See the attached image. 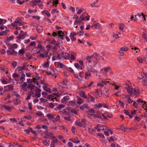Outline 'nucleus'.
Returning <instances> with one entry per match:
<instances>
[{
	"mask_svg": "<svg viewBox=\"0 0 147 147\" xmlns=\"http://www.w3.org/2000/svg\"><path fill=\"white\" fill-rule=\"evenodd\" d=\"M119 53H120V55L121 56H123L124 53V52L123 51H122L121 49L119 51Z\"/></svg>",
	"mask_w": 147,
	"mask_h": 147,
	"instance_id": "obj_60",
	"label": "nucleus"
},
{
	"mask_svg": "<svg viewBox=\"0 0 147 147\" xmlns=\"http://www.w3.org/2000/svg\"><path fill=\"white\" fill-rule=\"evenodd\" d=\"M58 36L60 37L62 40H63L64 39V36L63 35L64 33L62 31H59L58 32Z\"/></svg>",
	"mask_w": 147,
	"mask_h": 147,
	"instance_id": "obj_6",
	"label": "nucleus"
},
{
	"mask_svg": "<svg viewBox=\"0 0 147 147\" xmlns=\"http://www.w3.org/2000/svg\"><path fill=\"white\" fill-rule=\"evenodd\" d=\"M69 57V55L66 53H65L64 55L63 56V57L65 59H67L68 57Z\"/></svg>",
	"mask_w": 147,
	"mask_h": 147,
	"instance_id": "obj_29",
	"label": "nucleus"
},
{
	"mask_svg": "<svg viewBox=\"0 0 147 147\" xmlns=\"http://www.w3.org/2000/svg\"><path fill=\"white\" fill-rule=\"evenodd\" d=\"M14 38V36L12 35H11L10 36H9V38H7V39H6V40L7 41L8 40H9V41L10 40H12L13 38Z\"/></svg>",
	"mask_w": 147,
	"mask_h": 147,
	"instance_id": "obj_35",
	"label": "nucleus"
},
{
	"mask_svg": "<svg viewBox=\"0 0 147 147\" xmlns=\"http://www.w3.org/2000/svg\"><path fill=\"white\" fill-rule=\"evenodd\" d=\"M95 27L96 29H98L100 27L99 23H95Z\"/></svg>",
	"mask_w": 147,
	"mask_h": 147,
	"instance_id": "obj_40",
	"label": "nucleus"
},
{
	"mask_svg": "<svg viewBox=\"0 0 147 147\" xmlns=\"http://www.w3.org/2000/svg\"><path fill=\"white\" fill-rule=\"evenodd\" d=\"M72 113H74V114H76L77 113V111L76 110H71L70 111Z\"/></svg>",
	"mask_w": 147,
	"mask_h": 147,
	"instance_id": "obj_62",
	"label": "nucleus"
},
{
	"mask_svg": "<svg viewBox=\"0 0 147 147\" xmlns=\"http://www.w3.org/2000/svg\"><path fill=\"white\" fill-rule=\"evenodd\" d=\"M80 96L84 98H87V96L84 94V92H82L80 94Z\"/></svg>",
	"mask_w": 147,
	"mask_h": 147,
	"instance_id": "obj_23",
	"label": "nucleus"
},
{
	"mask_svg": "<svg viewBox=\"0 0 147 147\" xmlns=\"http://www.w3.org/2000/svg\"><path fill=\"white\" fill-rule=\"evenodd\" d=\"M20 100L19 98H16V102L15 103V104L16 105H18L20 103Z\"/></svg>",
	"mask_w": 147,
	"mask_h": 147,
	"instance_id": "obj_27",
	"label": "nucleus"
},
{
	"mask_svg": "<svg viewBox=\"0 0 147 147\" xmlns=\"http://www.w3.org/2000/svg\"><path fill=\"white\" fill-rule=\"evenodd\" d=\"M19 76V75L16 73H14L13 75V78H17Z\"/></svg>",
	"mask_w": 147,
	"mask_h": 147,
	"instance_id": "obj_61",
	"label": "nucleus"
},
{
	"mask_svg": "<svg viewBox=\"0 0 147 147\" xmlns=\"http://www.w3.org/2000/svg\"><path fill=\"white\" fill-rule=\"evenodd\" d=\"M119 29L120 30H123L124 28V26L122 25V24H119Z\"/></svg>",
	"mask_w": 147,
	"mask_h": 147,
	"instance_id": "obj_51",
	"label": "nucleus"
},
{
	"mask_svg": "<svg viewBox=\"0 0 147 147\" xmlns=\"http://www.w3.org/2000/svg\"><path fill=\"white\" fill-rule=\"evenodd\" d=\"M62 93L59 94L58 92L57 93H53V94H54V96H55L57 97H59L61 95H62Z\"/></svg>",
	"mask_w": 147,
	"mask_h": 147,
	"instance_id": "obj_36",
	"label": "nucleus"
},
{
	"mask_svg": "<svg viewBox=\"0 0 147 147\" xmlns=\"http://www.w3.org/2000/svg\"><path fill=\"white\" fill-rule=\"evenodd\" d=\"M64 105L63 104H61L57 106L55 108H54V109L56 110H60L61 109L64 108Z\"/></svg>",
	"mask_w": 147,
	"mask_h": 147,
	"instance_id": "obj_4",
	"label": "nucleus"
},
{
	"mask_svg": "<svg viewBox=\"0 0 147 147\" xmlns=\"http://www.w3.org/2000/svg\"><path fill=\"white\" fill-rule=\"evenodd\" d=\"M147 78L144 79L142 81V83L144 86H147Z\"/></svg>",
	"mask_w": 147,
	"mask_h": 147,
	"instance_id": "obj_24",
	"label": "nucleus"
},
{
	"mask_svg": "<svg viewBox=\"0 0 147 147\" xmlns=\"http://www.w3.org/2000/svg\"><path fill=\"white\" fill-rule=\"evenodd\" d=\"M137 104L135 102H134V103L133 104V105L135 107L136 109H137L138 108V106H137Z\"/></svg>",
	"mask_w": 147,
	"mask_h": 147,
	"instance_id": "obj_64",
	"label": "nucleus"
},
{
	"mask_svg": "<svg viewBox=\"0 0 147 147\" xmlns=\"http://www.w3.org/2000/svg\"><path fill=\"white\" fill-rule=\"evenodd\" d=\"M97 85L98 86H100L101 87H103L104 86V84L103 83L100 82H98L97 84Z\"/></svg>",
	"mask_w": 147,
	"mask_h": 147,
	"instance_id": "obj_44",
	"label": "nucleus"
},
{
	"mask_svg": "<svg viewBox=\"0 0 147 147\" xmlns=\"http://www.w3.org/2000/svg\"><path fill=\"white\" fill-rule=\"evenodd\" d=\"M43 30V29L42 26H38L36 27V30L39 33L42 32V31Z\"/></svg>",
	"mask_w": 147,
	"mask_h": 147,
	"instance_id": "obj_8",
	"label": "nucleus"
},
{
	"mask_svg": "<svg viewBox=\"0 0 147 147\" xmlns=\"http://www.w3.org/2000/svg\"><path fill=\"white\" fill-rule=\"evenodd\" d=\"M12 65L14 68L17 66V63L16 61H13L12 63Z\"/></svg>",
	"mask_w": 147,
	"mask_h": 147,
	"instance_id": "obj_57",
	"label": "nucleus"
},
{
	"mask_svg": "<svg viewBox=\"0 0 147 147\" xmlns=\"http://www.w3.org/2000/svg\"><path fill=\"white\" fill-rule=\"evenodd\" d=\"M17 69L19 71H20L22 70H24L25 69V68L24 67H21L18 66L17 68Z\"/></svg>",
	"mask_w": 147,
	"mask_h": 147,
	"instance_id": "obj_18",
	"label": "nucleus"
},
{
	"mask_svg": "<svg viewBox=\"0 0 147 147\" xmlns=\"http://www.w3.org/2000/svg\"><path fill=\"white\" fill-rule=\"evenodd\" d=\"M49 107L50 108H53L54 107V105L52 102L50 103L49 104Z\"/></svg>",
	"mask_w": 147,
	"mask_h": 147,
	"instance_id": "obj_56",
	"label": "nucleus"
},
{
	"mask_svg": "<svg viewBox=\"0 0 147 147\" xmlns=\"http://www.w3.org/2000/svg\"><path fill=\"white\" fill-rule=\"evenodd\" d=\"M68 82H69L67 80H63V85L65 86V88L67 86L66 85L68 84Z\"/></svg>",
	"mask_w": 147,
	"mask_h": 147,
	"instance_id": "obj_25",
	"label": "nucleus"
},
{
	"mask_svg": "<svg viewBox=\"0 0 147 147\" xmlns=\"http://www.w3.org/2000/svg\"><path fill=\"white\" fill-rule=\"evenodd\" d=\"M52 55H53V57H52V60L53 61H54L57 58V57L56 56V55H55V54H52Z\"/></svg>",
	"mask_w": 147,
	"mask_h": 147,
	"instance_id": "obj_48",
	"label": "nucleus"
},
{
	"mask_svg": "<svg viewBox=\"0 0 147 147\" xmlns=\"http://www.w3.org/2000/svg\"><path fill=\"white\" fill-rule=\"evenodd\" d=\"M13 93L14 95L17 98H19L20 97V95L17 94L15 91L13 92Z\"/></svg>",
	"mask_w": 147,
	"mask_h": 147,
	"instance_id": "obj_39",
	"label": "nucleus"
},
{
	"mask_svg": "<svg viewBox=\"0 0 147 147\" xmlns=\"http://www.w3.org/2000/svg\"><path fill=\"white\" fill-rule=\"evenodd\" d=\"M55 115H52L51 114L48 113L47 115V116L49 119H53L55 118Z\"/></svg>",
	"mask_w": 147,
	"mask_h": 147,
	"instance_id": "obj_14",
	"label": "nucleus"
},
{
	"mask_svg": "<svg viewBox=\"0 0 147 147\" xmlns=\"http://www.w3.org/2000/svg\"><path fill=\"white\" fill-rule=\"evenodd\" d=\"M84 73L82 71L80 72L79 74V76L82 79L84 77Z\"/></svg>",
	"mask_w": 147,
	"mask_h": 147,
	"instance_id": "obj_41",
	"label": "nucleus"
},
{
	"mask_svg": "<svg viewBox=\"0 0 147 147\" xmlns=\"http://www.w3.org/2000/svg\"><path fill=\"white\" fill-rule=\"evenodd\" d=\"M75 22L77 24H78V23H82V22L81 20L78 19H76L75 20Z\"/></svg>",
	"mask_w": 147,
	"mask_h": 147,
	"instance_id": "obj_47",
	"label": "nucleus"
},
{
	"mask_svg": "<svg viewBox=\"0 0 147 147\" xmlns=\"http://www.w3.org/2000/svg\"><path fill=\"white\" fill-rule=\"evenodd\" d=\"M69 140L75 143H78L80 142V140H78V138H77L76 139H69Z\"/></svg>",
	"mask_w": 147,
	"mask_h": 147,
	"instance_id": "obj_9",
	"label": "nucleus"
},
{
	"mask_svg": "<svg viewBox=\"0 0 147 147\" xmlns=\"http://www.w3.org/2000/svg\"><path fill=\"white\" fill-rule=\"evenodd\" d=\"M32 18H35L36 20H39L40 18L39 16H32Z\"/></svg>",
	"mask_w": 147,
	"mask_h": 147,
	"instance_id": "obj_59",
	"label": "nucleus"
},
{
	"mask_svg": "<svg viewBox=\"0 0 147 147\" xmlns=\"http://www.w3.org/2000/svg\"><path fill=\"white\" fill-rule=\"evenodd\" d=\"M137 60L140 63H142L143 62L142 60H143V59L141 57H139L137 58Z\"/></svg>",
	"mask_w": 147,
	"mask_h": 147,
	"instance_id": "obj_28",
	"label": "nucleus"
},
{
	"mask_svg": "<svg viewBox=\"0 0 147 147\" xmlns=\"http://www.w3.org/2000/svg\"><path fill=\"white\" fill-rule=\"evenodd\" d=\"M71 59L73 60L76 59V57L75 56V53L74 52H72L71 54Z\"/></svg>",
	"mask_w": 147,
	"mask_h": 147,
	"instance_id": "obj_21",
	"label": "nucleus"
},
{
	"mask_svg": "<svg viewBox=\"0 0 147 147\" xmlns=\"http://www.w3.org/2000/svg\"><path fill=\"white\" fill-rule=\"evenodd\" d=\"M120 129L125 131L127 129V128L124 125H121L120 126Z\"/></svg>",
	"mask_w": 147,
	"mask_h": 147,
	"instance_id": "obj_13",
	"label": "nucleus"
},
{
	"mask_svg": "<svg viewBox=\"0 0 147 147\" xmlns=\"http://www.w3.org/2000/svg\"><path fill=\"white\" fill-rule=\"evenodd\" d=\"M34 85H33L32 84H31L28 85L27 87V88H30L31 90H32L34 89Z\"/></svg>",
	"mask_w": 147,
	"mask_h": 147,
	"instance_id": "obj_30",
	"label": "nucleus"
},
{
	"mask_svg": "<svg viewBox=\"0 0 147 147\" xmlns=\"http://www.w3.org/2000/svg\"><path fill=\"white\" fill-rule=\"evenodd\" d=\"M90 66H91V67L90 68H89V66H88V72L89 73V72H94V69H93L92 67V66L91 65H90Z\"/></svg>",
	"mask_w": 147,
	"mask_h": 147,
	"instance_id": "obj_19",
	"label": "nucleus"
},
{
	"mask_svg": "<svg viewBox=\"0 0 147 147\" xmlns=\"http://www.w3.org/2000/svg\"><path fill=\"white\" fill-rule=\"evenodd\" d=\"M7 86L8 87L9 90H13V86H12L11 85H8L7 86H5L4 87L5 88Z\"/></svg>",
	"mask_w": 147,
	"mask_h": 147,
	"instance_id": "obj_26",
	"label": "nucleus"
},
{
	"mask_svg": "<svg viewBox=\"0 0 147 147\" xmlns=\"http://www.w3.org/2000/svg\"><path fill=\"white\" fill-rule=\"evenodd\" d=\"M51 1H52L53 3V4H54L55 5V7H57V5L59 4L58 3V0H51Z\"/></svg>",
	"mask_w": 147,
	"mask_h": 147,
	"instance_id": "obj_32",
	"label": "nucleus"
},
{
	"mask_svg": "<svg viewBox=\"0 0 147 147\" xmlns=\"http://www.w3.org/2000/svg\"><path fill=\"white\" fill-rule=\"evenodd\" d=\"M142 36L143 38L147 41V37L146 36V34L144 32L143 33Z\"/></svg>",
	"mask_w": 147,
	"mask_h": 147,
	"instance_id": "obj_45",
	"label": "nucleus"
},
{
	"mask_svg": "<svg viewBox=\"0 0 147 147\" xmlns=\"http://www.w3.org/2000/svg\"><path fill=\"white\" fill-rule=\"evenodd\" d=\"M44 134L45 135V136L44 137V138L46 139L49 138L50 136L53 135L52 132L48 131V130L44 132Z\"/></svg>",
	"mask_w": 147,
	"mask_h": 147,
	"instance_id": "obj_2",
	"label": "nucleus"
},
{
	"mask_svg": "<svg viewBox=\"0 0 147 147\" xmlns=\"http://www.w3.org/2000/svg\"><path fill=\"white\" fill-rule=\"evenodd\" d=\"M89 111L91 113H95V110L92 109H90V110Z\"/></svg>",
	"mask_w": 147,
	"mask_h": 147,
	"instance_id": "obj_63",
	"label": "nucleus"
},
{
	"mask_svg": "<svg viewBox=\"0 0 147 147\" xmlns=\"http://www.w3.org/2000/svg\"><path fill=\"white\" fill-rule=\"evenodd\" d=\"M79 34V32H78L77 34L75 32H72L71 33L70 36H76L77 34Z\"/></svg>",
	"mask_w": 147,
	"mask_h": 147,
	"instance_id": "obj_49",
	"label": "nucleus"
},
{
	"mask_svg": "<svg viewBox=\"0 0 147 147\" xmlns=\"http://www.w3.org/2000/svg\"><path fill=\"white\" fill-rule=\"evenodd\" d=\"M36 114L38 116H41L42 115L43 113L41 112H39L36 113Z\"/></svg>",
	"mask_w": 147,
	"mask_h": 147,
	"instance_id": "obj_58",
	"label": "nucleus"
},
{
	"mask_svg": "<svg viewBox=\"0 0 147 147\" xmlns=\"http://www.w3.org/2000/svg\"><path fill=\"white\" fill-rule=\"evenodd\" d=\"M102 105L101 103H98V105L95 104L94 105V107L95 108H100L102 107Z\"/></svg>",
	"mask_w": 147,
	"mask_h": 147,
	"instance_id": "obj_15",
	"label": "nucleus"
},
{
	"mask_svg": "<svg viewBox=\"0 0 147 147\" xmlns=\"http://www.w3.org/2000/svg\"><path fill=\"white\" fill-rule=\"evenodd\" d=\"M138 80H141L142 79L144 78V75L142 73H139L138 76Z\"/></svg>",
	"mask_w": 147,
	"mask_h": 147,
	"instance_id": "obj_12",
	"label": "nucleus"
},
{
	"mask_svg": "<svg viewBox=\"0 0 147 147\" xmlns=\"http://www.w3.org/2000/svg\"><path fill=\"white\" fill-rule=\"evenodd\" d=\"M58 84L59 86H61L62 88H65V86L63 85V82H59L58 83Z\"/></svg>",
	"mask_w": 147,
	"mask_h": 147,
	"instance_id": "obj_50",
	"label": "nucleus"
},
{
	"mask_svg": "<svg viewBox=\"0 0 147 147\" xmlns=\"http://www.w3.org/2000/svg\"><path fill=\"white\" fill-rule=\"evenodd\" d=\"M27 86V84L26 82H24L22 86H21L22 87V89L24 91H26L27 90L26 89L25 87Z\"/></svg>",
	"mask_w": 147,
	"mask_h": 147,
	"instance_id": "obj_10",
	"label": "nucleus"
},
{
	"mask_svg": "<svg viewBox=\"0 0 147 147\" xmlns=\"http://www.w3.org/2000/svg\"><path fill=\"white\" fill-rule=\"evenodd\" d=\"M88 107V105L86 104H84L83 105L80 107V108L81 109L83 110L85 108H87Z\"/></svg>",
	"mask_w": 147,
	"mask_h": 147,
	"instance_id": "obj_20",
	"label": "nucleus"
},
{
	"mask_svg": "<svg viewBox=\"0 0 147 147\" xmlns=\"http://www.w3.org/2000/svg\"><path fill=\"white\" fill-rule=\"evenodd\" d=\"M58 65L59 66V67L61 68H63L64 66L63 63L60 62L58 63Z\"/></svg>",
	"mask_w": 147,
	"mask_h": 147,
	"instance_id": "obj_31",
	"label": "nucleus"
},
{
	"mask_svg": "<svg viewBox=\"0 0 147 147\" xmlns=\"http://www.w3.org/2000/svg\"><path fill=\"white\" fill-rule=\"evenodd\" d=\"M58 142L57 140H52L50 144V147H55V144Z\"/></svg>",
	"mask_w": 147,
	"mask_h": 147,
	"instance_id": "obj_7",
	"label": "nucleus"
},
{
	"mask_svg": "<svg viewBox=\"0 0 147 147\" xmlns=\"http://www.w3.org/2000/svg\"><path fill=\"white\" fill-rule=\"evenodd\" d=\"M86 64L90 65V64H92V62L94 63L95 60L97 59V58L93 56L91 57L88 56L86 57Z\"/></svg>",
	"mask_w": 147,
	"mask_h": 147,
	"instance_id": "obj_1",
	"label": "nucleus"
},
{
	"mask_svg": "<svg viewBox=\"0 0 147 147\" xmlns=\"http://www.w3.org/2000/svg\"><path fill=\"white\" fill-rule=\"evenodd\" d=\"M96 4V3L95 2H94L92 3H91L90 4V5L92 7H99V6H97L95 5Z\"/></svg>",
	"mask_w": 147,
	"mask_h": 147,
	"instance_id": "obj_37",
	"label": "nucleus"
},
{
	"mask_svg": "<svg viewBox=\"0 0 147 147\" xmlns=\"http://www.w3.org/2000/svg\"><path fill=\"white\" fill-rule=\"evenodd\" d=\"M88 99L91 101L92 102H94L95 99L92 96L90 95H89L88 96Z\"/></svg>",
	"mask_w": 147,
	"mask_h": 147,
	"instance_id": "obj_16",
	"label": "nucleus"
},
{
	"mask_svg": "<svg viewBox=\"0 0 147 147\" xmlns=\"http://www.w3.org/2000/svg\"><path fill=\"white\" fill-rule=\"evenodd\" d=\"M69 97L68 96H64L63 98L61 100V101L62 103H66L69 100Z\"/></svg>",
	"mask_w": 147,
	"mask_h": 147,
	"instance_id": "obj_3",
	"label": "nucleus"
},
{
	"mask_svg": "<svg viewBox=\"0 0 147 147\" xmlns=\"http://www.w3.org/2000/svg\"><path fill=\"white\" fill-rule=\"evenodd\" d=\"M122 51H127L128 49L127 48H125L124 47H123L120 49Z\"/></svg>",
	"mask_w": 147,
	"mask_h": 147,
	"instance_id": "obj_53",
	"label": "nucleus"
},
{
	"mask_svg": "<svg viewBox=\"0 0 147 147\" xmlns=\"http://www.w3.org/2000/svg\"><path fill=\"white\" fill-rule=\"evenodd\" d=\"M98 136H100V137L102 138H105V136L104 135L101 133H98L97 134Z\"/></svg>",
	"mask_w": 147,
	"mask_h": 147,
	"instance_id": "obj_54",
	"label": "nucleus"
},
{
	"mask_svg": "<svg viewBox=\"0 0 147 147\" xmlns=\"http://www.w3.org/2000/svg\"><path fill=\"white\" fill-rule=\"evenodd\" d=\"M55 12H57L58 13L59 12V11L57 9H55L53 10H52L51 11V13L53 14Z\"/></svg>",
	"mask_w": 147,
	"mask_h": 147,
	"instance_id": "obj_55",
	"label": "nucleus"
},
{
	"mask_svg": "<svg viewBox=\"0 0 147 147\" xmlns=\"http://www.w3.org/2000/svg\"><path fill=\"white\" fill-rule=\"evenodd\" d=\"M42 13H45V14L48 17H50L51 16L50 13L48 12V11L47 10H44L43 11H42Z\"/></svg>",
	"mask_w": 147,
	"mask_h": 147,
	"instance_id": "obj_17",
	"label": "nucleus"
},
{
	"mask_svg": "<svg viewBox=\"0 0 147 147\" xmlns=\"http://www.w3.org/2000/svg\"><path fill=\"white\" fill-rule=\"evenodd\" d=\"M70 37L71 39V40L72 41H75L76 40V37H75L74 36H70Z\"/></svg>",
	"mask_w": 147,
	"mask_h": 147,
	"instance_id": "obj_46",
	"label": "nucleus"
},
{
	"mask_svg": "<svg viewBox=\"0 0 147 147\" xmlns=\"http://www.w3.org/2000/svg\"><path fill=\"white\" fill-rule=\"evenodd\" d=\"M40 100L41 102H45L47 101V100L43 98H40Z\"/></svg>",
	"mask_w": 147,
	"mask_h": 147,
	"instance_id": "obj_42",
	"label": "nucleus"
},
{
	"mask_svg": "<svg viewBox=\"0 0 147 147\" xmlns=\"http://www.w3.org/2000/svg\"><path fill=\"white\" fill-rule=\"evenodd\" d=\"M36 45V43L34 41L32 42L30 44L29 46V47L30 46H34Z\"/></svg>",
	"mask_w": 147,
	"mask_h": 147,
	"instance_id": "obj_52",
	"label": "nucleus"
},
{
	"mask_svg": "<svg viewBox=\"0 0 147 147\" xmlns=\"http://www.w3.org/2000/svg\"><path fill=\"white\" fill-rule=\"evenodd\" d=\"M49 140L47 141V140H45L43 141V144L45 146H47V145H49Z\"/></svg>",
	"mask_w": 147,
	"mask_h": 147,
	"instance_id": "obj_22",
	"label": "nucleus"
},
{
	"mask_svg": "<svg viewBox=\"0 0 147 147\" xmlns=\"http://www.w3.org/2000/svg\"><path fill=\"white\" fill-rule=\"evenodd\" d=\"M110 67H106L104 68V70L106 72L109 71L110 70Z\"/></svg>",
	"mask_w": 147,
	"mask_h": 147,
	"instance_id": "obj_34",
	"label": "nucleus"
},
{
	"mask_svg": "<svg viewBox=\"0 0 147 147\" xmlns=\"http://www.w3.org/2000/svg\"><path fill=\"white\" fill-rule=\"evenodd\" d=\"M54 97L55 96L54 95V94H53V93L52 94H50L48 95L47 96V97H44L47 99H51V100L53 102H54L53 98H54Z\"/></svg>",
	"mask_w": 147,
	"mask_h": 147,
	"instance_id": "obj_5",
	"label": "nucleus"
},
{
	"mask_svg": "<svg viewBox=\"0 0 147 147\" xmlns=\"http://www.w3.org/2000/svg\"><path fill=\"white\" fill-rule=\"evenodd\" d=\"M24 34H23V35L21 34L19 35V36L18 37V38L19 39H24Z\"/></svg>",
	"mask_w": 147,
	"mask_h": 147,
	"instance_id": "obj_38",
	"label": "nucleus"
},
{
	"mask_svg": "<svg viewBox=\"0 0 147 147\" xmlns=\"http://www.w3.org/2000/svg\"><path fill=\"white\" fill-rule=\"evenodd\" d=\"M3 107L5 108V109L7 110H9L11 109V108L9 106H6V105H3Z\"/></svg>",
	"mask_w": 147,
	"mask_h": 147,
	"instance_id": "obj_43",
	"label": "nucleus"
},
{
	"mask_svg": "<svg viewBox=\"0 0 147 147\" xmlns=\"http://www.w3.org/2000/svg\"><path fill=\"white\" fill-rule=\"evenodd\" d=\"M24 51L22 49L19 50V53L21 55H23L24 53Z\"/></svg>",
	"mask_w": 147,
	"mask_h": 147,
	"instance_id": "obj_33",
	"label": "nucleus"
},
{
	"mask_svg": "<svg viewBox=\"0 0 147 147\" xmlns=\"http://www.w3.org/2000/svg\"><path fill=\"white\" fill-rule=\"evenodd\" d=\"M43 89L45 91H47L50 93H51V89L49 88H48L46 86H44L43 87Z\"/></svg>",
	"mask_w": 147,
	"mask_h": 147,
	"instance_id": "obj_11",
	"label": "nucleus"
}]
</instances>
